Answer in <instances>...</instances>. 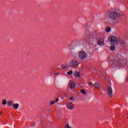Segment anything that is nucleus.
Masks as SVG:
<instances>
[{
    "mask_svg": "<svg viewBox=\"0 0 128 128\" xmlns=\"http://www.w3.org/2000/svg\"><path fill=\"white\" fill-rule=\"evenodd\" d=\"M80 92L81 94H86V90L84 89H82L80 90Z\"/></svg>",
    "mask_w": 128,
    "mask_h": 128,
    "instance_id": "obj_16",
    "label": "nucleus"
},
{
    "mask_svg": "<svg viewBox=\"0 0 128 128\" xmlns=\"http://www.w3.org/2000/svg\"><path fill=\"white\" fill-rule=\"evenodd\" d=\"M72 74V70H70V72H67V74H68V75Z\"/></svg>",
    "mask_w": 128,
    "mask_h": 128,
    "instance_id": "obj_20",
    "label": "nucleus"
},
{
    "mask_svg": "<svg viewBox=\"0 0 128 128\" xmlns=\"http://www.w3.org/2000/svg\"><path fill=\"white\" fill-rule=\"evenodd\" d=\"M74 76L76 78H80V74L78 72H76L74 74Z\"/></svg>",
    "mask_w": 128,
    "mask_h": 128,
    "instance_id": "obj_12",
    "label": "nucleus"
},
{
    "mask_svg": "<svg viewBox=\"0 0 128 128\" xmlns=\"http://www.w3.org/2000/svg\"><path fill=\"white\" fill-rule=\"evenodd\" d=\"M109 16L111 18L112 20H116V18H118V14L116 12H111L109 14Z\"/></svg>",
    "mask_w": 128,
    "mask_h": 128,
    "instance_id": "obj_2",
    "label": "nucleus"
},
{
    "mask_svg": "<svg viewBox=\"0 0 128 128\" xmlns=\"http://www.w3.org/2000/svg\"><path fill=\"white\" fill-rule=\"evenodd\" d=\"M59 74H58V73L54 74V76H58Z\"/></svg>",
    "mask_w": 128,
    "mask_h": 128,
    "instance_id": "obj_25",
    "label": "nucleus"
},
{
    "mask_svg": "<svg viewBox=\"0 0 128 128\" xmlns=\"http://www.w3.org/2000/svg\"><path fill=\"white\" fill-rule=\"evenodd\" d=\"M110 27H108L107 28H106V32H110Z\"/></svg>",
    "mask_w": 128,
    "mask_h": 128,
    "instance_id": "obj_18",
    "label": "nucleus"
},
{
    "mask_svg": "<svg viewBox=\"0 0 128 128\" xmlns=\"http://www.w3.org/2000/svg\"><path fill=\"white\" fill-rule=\"evenodd\" d=\"M19 107H20V104L18 103L14 104H13V108H15V110H18Z\"/></svg>",
    "mask_w": 128,
    "mask_h": 128,
    "instance_id": "obj_10",
    "label": "nucleus"
},
{
    "mask_svg": "<svg viewBox=\"0 0 128 128\" xmlns=\"http://www.w3.org/2000/svg\"><path fill=\"white\" fill-rule=\"evenodd\" d=\"M70 100H74V97L73 96H72L71 98H69Z\"/></svg>",
    "mask_w": 128,
    "mask_h": 128,
    "instance_id": "obj_24",
    "label": "nucleus"
},
{
    "mask_svg": "<svg viewBox=\"0 0 128 128\" xmlns=\"http://www.w3.org/2000/svg\"><path fill=\"white\" fill-rule=\"evenodd\" d=\"M65 128H71L70 126V124H66V126H65Z\"/></svg>",
    "mask_w": 128,
    "mask_h": 128,
    "instance_id": "obj_22",
    "label": "nucleus"
},
{
    "mask_svg": "<svg viewBox=\"0 0 128 128\" xmlns=\"http://www.w3.org/2000/svg\"><path fill=\"white\" fill-rule=\"evenodd\" d=\"M61 68L63 69V70H66V68H70V66L68 65H64V64H62L61 66Z\"/></svg>",
    "mask_w": 128,
    "mask_h": 128,
    "instance_id": "obj_13",
    "label": "nucleus"
},
{
    "mask_svg": "<svg viewBox=\"0 0 128 128\" xmlns=\"http://www.w3.org/2000/svg\"><path fill=\"white\" fill-rule=\"evenodd\" d=\"M66 106L68 110H74V105L72 102L67 103Z\"/></svg>",
    "mask_w": 128,
    "mask_h": 128,
    "instance_id": "obj_7",
    "label": "nucleus"
},
{
    "mask_svg": "<svg viewBox=\"0 0 128 128\" xmlns=\"http://www.w3.org/2000/svg\"><path fill=\"white\" fill-rule=\"evenodd\" d=\"M98 44L100 46H102L104 44V39L100 38L98 42Z\"/></svg>",
    "mask_w": 128,
    "mask_h": 128,
    "instance_id": "obj_8",
    "label": "nucleus"
},
{
    "mask_svg": "<svg viewBox=\"0 0 128 128\" xmlns=\"http://www.w3.org/2000/svg\"><path fill=\"white\" fill-rule=\"evenodd\" d=\"M108 40L112 42V46H117L118 44V38L116 36H109Z\"/></svg>",
    "mask_w": 128,
    "mask_h": 128,
    "instance_id": "obj_1",
    "label": "nucleus"
},
{
    "mask_svg": "<svg viewBox=\"0 0 128 128\" xmlns=\"http://www.w3.org/2000/svg\"><path fill=\"white\" fill-rule=\"evenodd\" d=\"M88 38H92L93 36H94V32H91L88 34Z\"/></svg>",
    "mask_w": 128,
    "mask_h": 128,
    "instance_id": "obj_11",
    "label": "nucleus"
},
{
    "mask_svg": "<svg viewBox=\"0 0 128 128\" xmlns=\"http://www.w3.org/2000/svg\"><path fill=\"white\" fill-rule=\"evenodd\" d=\"M74 44H76V42H74Z\"/></svg>",
    "mask_w": 128,
    "mask_h": 128,
    "instance_id": "obj_30",
    "label": "nucleus"
},
{
    "mask_svg": "<svg viewBox=\"0 0 128 128\" xmlns=\"http://www.w3.org/2000/svg\"><path fill=\"white\" fill-rule=\"evenodd\" d=\"M94 86L95 88H98L100 86V84H98V83H95L94 84Z\"/></svg>",
    "mask_w": 128,
    "mask_h": 128,
    "instance_id": "obj_15",
    "label": "nucleus"
},
{
    "mask_svg": "<svg viewBox=\"0 0 128 128\" xmlns=\"http://www.w3.org/2000/svg\"><path fill=\"white\" fill-rule=\"evenodd\" d=\"M0 114H2V112H0Z\"/></svg>",
    "mask_w": 128,
    "mask_h": 128,
    "instance_id": "obj_29",
    "label": "nucleus"
},
{
    "mask_svg": "<svg viewBox=\"0 0 128 128\" xmlns=\"http://www.w3.org/2000/svg\"><path fill=\"white\" fill-rule=\"evenodd\" d=\"M78 58L80 60H84L86 58V53L82 50L80 51L78 54Z\"/></svg>",
    "mask_w": 128,
    "mask_h": 128,
    "instance_id": "obj_3",
    "label": "nucleus"
},
{
    "mask_svg": "<svg viewBox=\"0 0 128 128\" xmlns=\"http://www.w3.org/2000/svg\"><path fill=\"white\" fill-rule=\"evenodd\" d=\"M50 104H56V101L55 100H54V101H52L50 102Z\"/></svg>",
    "mask_w": 128,
    "mask_h": 128,
    "instance_id": "obj_23",
    "label": "nucleus"
},
{
    "mask_svg": "<svg viewBox=\"0 0 128 128\" xmlns=\"http://www.w3.org/2000/svg\"><path fill=\"white\" fill-rule=\"evenodd\" d=\"M107 94L109 98H112V87H108L107 89Z\"/></svg>",
    "mask_w": 128,
    "mask_h": 128,
    "instance_id": "obj_5",
    "label": "nucleus"
},
{
    "mask_svg": "<svg viewBox=\"0 0 128 128\" xmlns=\"http://www.w3.org/2000/svg\"><path fill=\"white\" fill-rule=\"evenodd\" d=\"M104 20L105 22L108 24V22H112V20L111 18H110V15L107 16L106 14L104 17Z\"/></svg>",
    "mask_w": 128,
    "mask_h": 128,
    "instance_id": "obj_6",
    "label": "nucleus"
},
{
    "mask_svg": "<svg viewBox=\"0 0 128 128\" xmlns=\"http://www.w3.org/2000/svg\"><path fill=\"white\" fill-rule=\"evenodd\" d=\"M110 50H116V46H114L110 47Z\"/></svg>",
    "mask_w": 128,
    "mask_h": 128,
    "instance_id": "obj_19",
    "label": "nucleus"
},
{
    "mask_svg": "<svg viewBox=\"0 0 128 128\" xmlns=\"http://www.w3.org/2000/svg\"><path fill=\"white\" fill-rule=\"evenodd\" d=\"M58 98H56V100H55V102H58Z\"/></svg>",
    "mask_w": 128,
    "mask_h": 128,
    "instance_id": "obj_27",
    "label": "nucleus"
},
{
    "mask_svg": "<svg viewBox=\"0 0 128 128\" xmlns=\"http://www.w3.org/2000/svg\"><path fill=\"white\" fill-rule=\"evenodd\" d=\"M74 44H73V45H72L70 46V48L72 49V50H74V48H76V46H74Z\"/></svg>",
    "mask_w": 128,
    "mask_h": 128,
    "instance_id": "obj_21",
    "label": "nucleus"
},
{
    "mask_svg": "<svg viewBox=\"0 0 128 128\" xmlns=\"http://www.w3.org/2000/svg\"><path fill=\"white\" fill-rule=\"evenodd\" d=\"M8 104L9 106H12V104H14V102L12 101H8Z\"/></svg>",
    "mask_w": 128,
    "mask_h": 128,
    "instance_id": "obj_14",
    "label": "nucleus"
},
{
    "mask_svg": "<svg viewBox=\"0 0 128 128\" xmlns=\"http://www.w3.org/2000/svg\"><path fill=\"white\" fill-rule=\"evenodd\" d=\"M90 86H92V82H90Z\"/></svg>",
    "mask_w": 128,
    "mask_h": 128,
    "instance_id": "obj_26",
    "label": "nucleus"
},
{
    "mask_svg": "<svg viewBox=\"0 0 128 128\" xmlns=\"http://www.w3.org/2000/svg\"><path fill=\"white\" fill-rule=\"evenodd\" d=\"M2 104H3V106H6V100H3L2 101Z\"/></svg>",
    "mask_w": 128,
    "mask_h": 128,
    "instance_id": "obj_17",
    "label": "nucleus"
},
{
    "mask_svg": "<svg viewBox=\"0 0 128 128\" xmlns=\"http://www.w3.org/2000/svg\"><path fill=\"white\" fill-rule=\"evenodd\" d=\"M80 64L76 60H73L70 62V68H76V66H78Z\"/></svg>",
    "mask_w": 128,
    "mask_h": 128,
    "instance_id": "obj_4",
    "label": "nucleus"
},
{
    "mask_svg": "<svg viewBox=\"0 0 128 128\" xmlns=\"http://www.w3.org/2000/svg\"><path fill=\"white\" fill-rule=\"evenodd\" d=\"M126 82H128V76L126 78Z\"/></svg>",
    "mask_w": 128,
    "mask_h": 128,
    "instance_id": "obj_28",
    "label": "nucleus"
},
{
    "mask_svg": "<svg viewBox=\"0 0 128 128\" xmlns=\"http://www.w3.org/2000/svg\"><path fill=\"white\" fill-rule=\"evenodd\" d=\"M68 86L70 88H74L76 87V83L72 81H70Z\"/></svg>",
    "mask_w": 128,
    "mask_h": 128,
    "instance_id": "obj_9",
    "label": "nucleus"
}]
</instances>
